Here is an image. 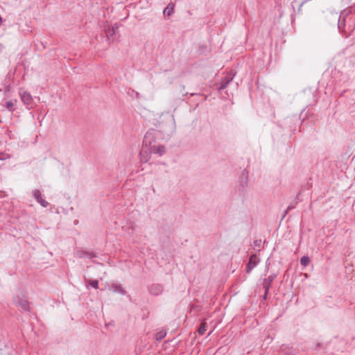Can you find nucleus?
Listing matches in <instances>:
<instances>
[{
	"instance_id": "11",
	"label": "nucleus",
	"mask_w": 355,
	"mask_h": 355,
	"mask_svg": "<svg viewBox=\"0 0 355 355\" xmlns=\"http://www.w3.org/2000/svg\"><path fill=\"white\" fill-rule=\"evenodd\" d=\"M232 78H233V77H229V76L225 77L222 80L221 85L220 86V89H225L229 83L232 80Z\"/></svg>"
},
{
	"instance_id": "21",
	"label": "nucleus",
	"mask_w": 355,
	"mask_h": 355,
	"mask_svg": "<svg viewBox=\"0 0 355 355\" xmlns=\"http://www.w3.org/2000/svg\"><path fill=\"white\" fill-rule=\"evenodd\" d=\"M293 207H293L292 205H290L288 207V208H287L286 211H285V214H284V215L283 218H284V217H285V216L288 213V211H289V210H291V209H292Z\"/></svg>"
},
{
	"instance_id": "23",
	"label": "nucleus",
	"mask_w": 355,
	"mask_h": 355,
	"mask_svg": "<svg viewBox=\"0 0 355 355\" xmlns=\"http://www.w3.org/2000/svg\"><path fill=\"white\" fill-rule=\"evenodd\" d=\"M6 157H0V159H4Z\"/></svg>"
},
{
	"instance_id": "14",
	"label": "nucleus",
	"mask_w": 355,
	"mask_h": 355,
	"mask_svg": "<svg viewBox=\"0 0 355 355\" xmlns=\"http://www.w3.org/2000/svg\"><path fill=\"white\" fill-rule=\"evenodd\" d=\"M166 333L165 331H161L156 334L155 339L158 341H160L166 336Z\"/></svg>"
},
{
	"instance_id": "15",
	"label": "nucleus",
	"mask_w": 355,
	"mask_h": 355,
	"mask_svg": "<svg viewBox=\"0 0 355 355\" xmlns=\"http://www.w3.org/2000/svg\"><path fill=\"white\" fill-rule=\"evenodd\" d=\"M112 288H113V291L114 292H119V293H121L122 295L125 294L124 290L120 286L112 285Z\"/></svg>"
},
{
	"instance_id": "1",
	"label": "nucleus",
	"mask_w": 355,
	"mask_h": 355,
	"mask_svg": "<svg viewBox=\"0 0 355 355\" xmlns=\"http://www.w3.org/2000/svg\"><path fill=\"white\" fill-rule=\"evenodd\" d=\"M150 144V135L147 134L144 137V144L140 152V159L142 162H146L150 159V154L152 153H150V147L148 146Z\"/></svg>"
},
{
	"instance_id": "16",
	"label": "nucleus",
	"mask_w": 355,
	"mask_h": 355,
	"mask_svg": "<svg viewBox=\"0 0 355 355\" xmlns=\"http://www.w3.org/2000/svg\"><path fill=\"white\" fill-rule=\"evenodd\" d=\"M15 103H16V101H9L6 102V107L8 110H9L10 111H12L13 110V107L15 106Z\"/></svg>"
},
{
	"instance_id": "7",
	"label": "nucleus",
	"mask_w": 355,
	"mask_h": 355,
	"mask_svg": "<svg viewBox=\"0 0 355 355\" xmlns=\"http://www.w3.org/2000/svg\"><path fill=\"white\" fill-rule=\"evenodd\" d=\"M117 29H118V26L117 25H114V26H113L112 27L108 26L105 29L107 37L109 39H110V37H112L115 35Z\"/></svg>"
},
{
	"instance_id": "12",
	"label": "nucleus",
	"mask_w": 355,
	"mask_h": 355,
	"mask_svg": "<svg viewBox=\"0 0 355 355\" xmlns=\"http://www.w3.org/2000/svg\"><path fill=\"white\" fill-rule=\"evenodd\" d=\"M310 262V259L307 256H304L300 259V263L303 266H306Z\"/></svg>"
},
{
	"instance_id": "20",
	"label": "nucleus",
	"mask_w": 355,
	"mask_h": 355,
	"mask_svg": "<svg viewBox=\"0 0 355 355\" xmlns=\"http://www.w3.org/2000/svg\"><path fill=\"white\" fill-rule=\"evenodd\" d=\"M253 245L254 247L260 248L261 245V239L254 240L253 242Z\"/></svg>"
},
{
	"instance_id": "17",
	"label": "nucleus",
	"mask_w": 355,
	"mask_h": 355,
	"mask_svg": "<svg viewBox=\"0 0 355 355\" xmlns=\"http://www.w3.org/2000/svg\"><path fill=\"white\" fill-rule=\"evenodd\" d=\"M33 195L37 201L39 200L41 198H42L41 192L37 189H35L33 191Z\"/></svg>"
},
{
	"instance_id": "10",
	"label": "nucleus",
	"mask_w": 355,
	"mask_h": 355,
	"mask_svg": "<svg viewBox=\"0 0 355 355\" xmlns=\"http://www.w3.org/2000/svg\"><path fill=\"white\" fill-rule=\"evenodd\" d=\"M174 12V5L173 3H169L164 10V15L167 16H171Z\"/></svg>"
},
{
	"instance_id": "5",
	"label": "nucleus",
	"mask_w": 355,
	"mask_h": 355,
	"mask_svg": "<svg viewBox=\"0 0 355 355\" xmlns=\"http://www.w3.org/2000/svg\"><path fill=\"white\" fill-rule=\"evenodd\" d=\"M150 147V153H155V154H159V155H162L164 151L165 148L163 146H156V145H149Z\"/></svg>"
},
{
	"instance_id": "4",
	"label": "nucleus",
	"mask_w": 355,
	"mask_h": 355,
	"mask_svg": "<svg viewBox=\"0 0 355 355\" xmlns=\"http://www.w3.org/2000/svg\"><path fill=\"white\" fill-rule=\"evenodd\" d=\"M259 262V259L256 254L251 255L246 266V272L250 273Z\"/></svg>"
},
{
	"instance_id": "6",
	"label": "nucleus",
	"mask_w": 355,
	"mask_h": 355,
	"mask_svg": "<svg viewBox=\"0 0 355 355\" xmlns=\"http://www.w3.org/2000/svg\"><path fill=\"white\" fill-rule=\"evenodd\" d=\"M162 291L163 287L160 284H153L149 287V292L154 295H159Z\"/></svg>"
},
{
	"instance_id": "22",
	"label": "nucleus",
	"mask_w": 355,
	"mask_h": 355,
	"mask_svg": "<svg viewBox=\"0 0 355 355\" xmlns=\"http://www.w3.org/2000/svg\"><path fill=\"white\" fill-rule=\"evenodd\" d=\"M343 26H344V23L340 19H339V21H338V28L340 29H341Z\"/></svg>"
},
{
	"instance_id": "2",
	"label": "nucleus",
	"mask_w": 355,
	"mask_h": 355,
	"mask_svg": "<svg viewBox=\"0 0 355 355\" xmlns=\"http://www.w3.org/2000/svg\"><path fill=\"white\" fill-rule=\"evenodd\" d=\"M19 95L21 101L27 106L28 108L33 107V98L30 93L26 91H20Z\"/></svg>"
},
{
	"instance_id": "8",
	"label": "nucleus",
	"mask_w": 355,
	"mask_h": 355,
	"mask_svg": "<svg viewBox=\"0 0 355 355\" xmlns=\"http://www.w3.org/2000/svg\"><path fill=\"white\" fill-rule=\"evenodd\" d=\"M76 254H77V257L79 258H83L86 256L89 258L96 257V254L94 252H89L83 251V250L77 251Z\"/></svg>"
},
{
	"instance_id": "3",
	"label": "nucleus",
	"mask_w": 355,
	"mask_h": 355,
	"mask_svg": "<svg viewBox=\"0 0 355 355\" xmlns=\"http://www.w3.org/2000/svg\"><path fill=\"white\" fill-rule=\"evenodd\" d=\"M14 302L16 306H19L23 311H26L29 310V303L23 297L17 295L14 298Z\"/></svg>"
},
{
	"instance_id": "9",
	"label": "nucleus",
	"mask_w": 355,
	"mask_h": 355,
	"mask_svg": "<svg viewBox=\"0 0 355 355\" xmlns=\"http://www.w3.org/2000/svg\"><path fill=\"white\" fill-rule=\"evenodd\" d=\"M274 278L275 277L272 276V275H270L268 278H266V279H264V282H263V287L265 288L266 289V293L265 295H266L267 293V291H268L270 286V284L272 282V281L274 280Z\"/></svg>"
},
{
	"instance_id": "18",
	"label": "nucleus",
	"mask_w": 355,
	"mask_h": 355,
	"mask_svg": "<svg viewBox=\"0 0 355 355\" xmlns=\"http://www.w3.org/2000/svg\"><path fill=\"white\" fill-rule=\"evenodd\" d=\"M87 282L95 289L98 288V282L97 280H87Z\"/></svg>"
},
{
	"instance_id": "13",
	"label": "nucleus",
	"mask_w": 355,
	"mask_h": 355,
	"mask_svg": "<svg viewBox=\"0 0 355 355\" xmlns=\"http://www.w3.org/2000/svg\"><path fill=\"white\" fill-rule=\"evenodd\" d=\"M206 327H207V323L205 322H202L201 324H200V326L198 329V334L200 335H202L205 334V331H206Z\"/></svg>"
},
{
	"instance_id": "19",
	"label": "nucleus",
	"mask_w": 355,
	"mask_h": 355,
	"mask_svg": "<svg viewBox=\"0 0 355 355\" xmlns=\"http://www.w3.org/2000/svg\"><path fill=\"white\" fill-rule=\"evenodd\" d=\"M37 202L44 207H46L49 205V203L44 200L42 198H41Z\"/></svg>"
}]
</instances>
